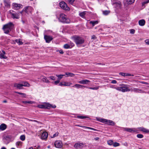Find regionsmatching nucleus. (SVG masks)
<instances>
[{"instance_id":"obj_26","label":"nucleus","mask_w":149,"mask_h":149,"mask_svg":"<svg viewBox=\"0 0 149 149\" xmlns=\"http://www.w3.org/2000/svg\"><path fill=\"white\" fill-rule=\"evenodd\" d=\"M98 23V21H91L89 22L90 24H92L93 27L95 25L97 24Z\"/></svg>"},{"instance_id":"obj_53","label":"nucleus","mask_w":149,"mask_h":149,"mask_svg":"<svg viewBox=\"0 0 149 149\" xmlns=\"http://www.w3.org/2000/svg\"><path fill=\"white\" fill-rule=\"evenodd\" d=\"M111 83L112 84H115L117 83V81L116 80H112L111 81Z\"/></svg>"},{"instance_id":"obj_52","label":"nucleus","mask_w":149,"mask_h":149,"mask_svg":"<svg viewBox=\"0 0 149 149\" xmlns=\"http://www.w3.org/2000/svg\"><path fill=\"white\" fill-rule=\"evenodd\" d=\"M125 76H133L134 75L133 74H129V73H125Z\"/></svg>"},{"instance_id":"obj_33","label":"nucleus","mask_w":149,"mask_h":149,"mask_svg":"<svg viewBox=\"0 0 149 149\" xmlns=\"http://www.w3.org/2000/svg\"><path fill=\"white\" fill-rule=\"evenodd\" d=\"M22 142L21 141H18L16 142V145L17 147L20 148L22 145Z\"/></svg>"},{"instance_id":"obj_37","label":"nucleus","mask_w":149,"mask_h":149,"mask_svg":"<svg viewBox=\"0 0 149 149\" xmlns=\"http://www.w3.org/2000/svg\"><path fill=\"white\" fill-rule=\"evenodd\" d=\"M134 0H127V4H132L134 2Z\"/></svg>"},{"instance_id":"obj_32","label":"nucleus","mask_w":149,"mask_h":149,"mask_svg":"<svg viewBox=\"0 0 149 149\" xmlns=\"http://www.w3.org/2000/svg\"><path fill=\"white\" fill-rule=\"evenodd\" d=\"M100 87V86H97L95 87H87V88H88V89H90L93 90H97Z\"/></svg>"},{"instance_id":"obj_62","label":"nucleus","mask_w":149,"mask_h":149,"mask_svg":"<svg viewBox=\"0 0 149 149\" xmlns=\"http://www.w3.org/2000/svg\"><path fill=\"white\" fill-rule=\"evenodd\" d=\"M99 139V138L98 137H96L94 138V139L95 140H97Z\"/></svg>"},{"instance_id":"obj_14","label":"nucleus","mask_w":149,"mask_h":149,"mask_svg":"<svg viewBox=\"0 0 149 149\" xmlns=\"http://www.w3.org/2000/svg\"><path fill=\"white\" fill-rule=\"evenodd\" d=\"M84 146V144L83 143H77L75 144L74 146V148H82Z\"/></svg>"},{"instance_id":"obj_13","label":"nucleus","mask_w":149,"mask_h":149,"mask_svg":"<svg viewBox=\"0 0 149 149\" xmlns=\"http://www.w3.org/2000/svg\"><path fill=\"white\" fill-rule=\"evenodd\" d=\"M63 143L60 141H56L54 143V145L56 147L58 148H60L63 146Z\"/></svg>"},{"instance_id":"obj_41","label":"nucleus","mask_w":149,"mask_h":149,"mask_svg":"<svg viewBox=\"0 0 149 149\" xmlns=\"http://www.w3.org/2000/svg\"><path fill=\"white\" fill-rule=\"evenodd\" d=\"M113 145L114 147H116L119 146H120V144L117 142H115L113 143Z\"/></svg>"},{"instance_id":"obj_27","label":"nucleus","mask_w":149,"mask_h":149,"mask_svg":"<svg viewBox=\"0 0 149 149\" xmlns=\"http://www.w3.org/2000/svg\"><path fill=\"white\" fill-rule=\"evenodd\" d=\"M77 118L81 119H84L85 118H88V116H83L80 115H77Z\"/></svg>"},{"instance_id":"obj_43","label":"nucleus","mask_w":149,"mask_h":149,"mask_svg":"<svg viewBox=\"0 0 149 149\" xmlns=\"http://www.w3.org/2000/svg\"><path fill=\"white\" fill-rule=\"evenodd\" d=\"M49 78L51 80H55L56 79V77L52 76H51L49 77Z\"/></svg>"},{"instance_id":"obj_15","label":"nucleus","mask_w":149,"mask_h":149,"mask_svg":"<svg viewBox=\"0 0 149 149\" xmlns=\"http://www.w3.org/2000/svg\"><path fill=\"white\" fill-rule=\"evenodd\" d=\"M44 38L47 43H49L53 39L52 37L45 35L44 36Z\"/></svg>"},{"instance_id":"obj_56","label":"nucleus","mask_w":149,"mask_h":149,"mask_svg":"<svg viewBox=\"0 0 149 149\" xmlns=\"http://www.w3.org/2000/svg\"><path fill=\"white\" fill-rule=\"evenodd\" d=\"M59 85L61 86H64L63 81L60 83L59 84Z\"/></svg>"},{"instance_id":"obj_3","label":"nucleus","mask_w":149,"mask_h":149,"mask_svg":"<svg viewBox=\"0 0 149 149\" xmlns=\"http://www.w3.org/2000/svg\"><path fill=\"white\" fill-rule=\"evenodd\" d=\"M72 38L77 46L83 44L84 42L83 38L78 36H73L72 37Z\"/></svg>"},{"instance_id":"obj_46","label":"nucleus","mask_w":149,"mask_h":149,"mask_svg":"<svg viewBox=\"0 0 149 149\" xmlns=\"http://www.w3.org/2000/svg\"><path fill=\"white\" fill-rule=\"evenodd\" d=\"M58 132H57V133H56L55 134H54L53 135V136H51V137L52 138H54V137L58 136Z\"/></svg>"},{"instance_id":"obj_35","label":"nucleus","mask_w":149,"mask_h":149,"mask_svg":"<svg viewBox=\"0 0 149 149\" xmlns=\"http://www.w3.org/2000/svg\"><path fill=\"white\" fill-rule=\"evenodd\" d=\"M110 87L111 88H114V89H116L118 91H119V87H116L115 85H111L110 86Z\"/></svg>"},{"instance_id":"obj_12","label":"nucleus","mask_w":149,"mask_h":149,"mask_svg":"<svg viewBox=\"0 0 149 149\" xmlns=\"http://www.w3.org/2000/svg\"><path fill=\"white\" fill-rule=\"evenodd\" d=\"M13 8L15 10H18L22 8V5L17 3H13L12 4Z\"/></svg>"},{"instance_id":"obj_36","label":"nucleus","mask_w":149,"mask_h":149,"mask_svg":"<svg viewBox=\"0 0 149 149\" xmlns=\"http://www.w3.org/2000/svg\"><path fill=\"white\" fill-rule=\"evenodd\" d=\"M22 84V86H29L30 85L27 82H23Z\"/></svg>"},{"instance_id":"obj_9","label":"nucleus","mask_w":149,"mask_h":149,"mask_svg":"<svg viewBox=\"0 0 149 149\" xmlns=\"http://www.w3.org/2000/svg\"><path fill=\"white\" fill-rule=\"evenodd\" d=\"M59 5L61 8L66 10H70V8L68 7L66 4L64 2L62 1L60 3Z\"/></svg>"},{"instance_id":"obj_64","label":"nucleus","mask_w":149,"mask_h":149,"mask_svg":"<svg viewBox=\"0 0 149 149\" xmlns=\"http://www.w3.org/2000/svg\"><path fill=\"white\" fill-rule=\"evenodd\" d=\"M1 149H6L5 147H3L1 148Z\"/></svg>"},{"instance_id":"obj_31","label":"nucleus","mask_w":149,"mask_h":149,"mask_svg":"<svg viewBox=\"0 0 149 149\" xmlns=\"http://www.w3.org/2000/svg\"><path fill=\"white\" fill-rule=\"evenodd\" d=\"M56 76L58 77V79L60 81V80L62 78L63 76H65V74H56Z\"/></svg>"},{"instance_id":"obj_23","label":"nucleus","mask_w":149,"mask_h":149,"mask_svg":"<svg viewBox=\"0 0 149 149\" xmlns=\"http://www.w3.org/2000/svg\"><path fill=\"white\" fill-rule=\"evenodd\" d=\"M65 76L66 77H73L74 76V74L72 73L66 72L65 73Z\"/></svg>"},{"instance_id":"obj_28","label":"nucleus","mask_w":149,"mask_h":149,"mask_svg":"<svg viewBox=\"0 0 149 149\" xmlns=\"http://www.w3.org/2000/svg\"><path fill=\"white\" fill-rule=\"evenodd\" d=\"M80 127H82V128H85L86 129H91V130H93L94 131H97V130L96 129H95L93 128L89 127L83 126H81V125H80Z\"/></svg>"},{"instance_id":"obj_7","label":"nucleus","mask_w":149,"mask_h":149,"mask_svg":"<svg viewBox=\"0 0 149 149\" xmlns=\"http://www.w3.org/2000/svg\"><path fill=\"white\" fill-rule=\"evenodd\" d=\"M33 10V8L30 6H27L25 7L24 9H23V10L19 12V13L21 14L22 15V13L23 11H24L26 13L29 14V13H31Z\"/></svg>"},{"instance_id":"obj_61","label":"nucleus","mask_w":149,"mask_h":149,"mask_svg":"<svg viewBox=\"0 0 149 149\" xmlns=\"http://www.w3.org/2000/svg\"><path fill=\"white\" fill-rule=\"evenodd\" d=\"M22 102L25 104L27 103V101H23Z\"/></svg>"},{"instance_id":"obj_1","label":"nucleus","mask_w":149,"mask_h":149,"mask_svg":"<svg viewBox=\"0 0 149 149\" xmlns=\"http://www.w3.org/2000/svg\"><path fill=\"white\" fill-rule=\"evenodd\" d=\"M122 130L123 131H126L130 133L137 132L142 131L146 133L149 132V130L143 127H139L137 128H129L127 127H121Z\"/></svg>"},{"instance_id":"obj_55","label":"nucleus","mask_w":149,"mask_h":149,"mask_svg":"<svg viewBox=\"0 0 149 149\" xmlns=\"http://www.w3.org/2000/svg\"><path fill=\"white\" fill-rule=\"evenodd\" d=\"M145 42L146 44L149 45V40H146Z\"/></svg>"},{"instance_id":"obj_58","label":"nucleus","mask_w":149,"mask_h":149,"mask_svg":"<svg viewBox=\"0 0 149 149\" xmlns=\"http://www.w3.org/2000/svg\"><path fill=\"white\" fill-rule=\"evenodd\" d=\"M96 38V37L95 35H93L91 37L92 39H95Z\"/></svg>"},{"instance_id":"obj_50","label":"nucleus","mask_w":149,"mask_h":149,"mask_svg":"<svg viewBox=\"0 0 149 149\" xmlns=\"http://www.w3.org/2000/svg\"><path fill=\"white\" fill-rule=\"evenodd\" d=\"M119 75L123 76L124 77L125 76V73L120 72L119 73Z\"/></svg>"},{"instance_id":"obj_5","label":"nucleus","mask_w":149,"mask_h":149,"mask_svg":"<svg viewBox=\"0 0 149 149\" xmlns=\"http://www.w3.org/2000/svg\"><path fill=\"white\" fill-rule=\"evenodd\" d=\"M58 19L60 22L63 23H69L70 22V19L67 18L66 15L62 13L60 14Z\"/></svg>"},{"instance_id":"obj_2","label":"nucleus","mask_w":149,"mask_h":149,"mask_svg":"<svg viewBox=\"0 0 149 149\" xmlns=\"http://www.w3.org/2000/svg\"><path fill=\"white\" fill-rule=\"evenodd\" d=\"M95 118L97 120L105 124H107L109 125H114L115 124V123L111 120L100 118L98 117H96Z\"/></svg>"},{"instance_id":"obj_19","label":"nucleus","mask_w":149,"mask_h":149,"mask_svg":"<svg viewBox=\"0 0 149 149\" xmlns=\"http://www.w3.org/2000/svg\"><path fill=\"white\" fill-rule=\"evenodd\" d=\"M6 53L4 51L2 52L0 51V58H1L6 59L7 57L5 56Z\"/></svg>"},{"instance_id":"obj_34","label":"nucleus","mask_w":149,"mask_h":149,"mask_svg":"<svg viewBox=\"0 0 149 149\" xmlns=\"http://www.w3.org/2000/svg\"><path fill=\"white\" fill-rule=\"evenodd\" d=\"M63 47L64 48L66 49L71 48L69 43L65 44L64 45Z\"/></svg>"},{"instance_id":"obj_17","label":"nucleus","mask_w":149,"mask_h":149,"mask_svg":"<svg viewBox=\"0 0 149 149\" xmlns=\"http://www.w3.org/2000/svg\"><path fill=\"white\" fill-rule=\"evenodd\" d=\"M38 79H41L42 81L46 83H49L50 82V81L47 79V78L43 76H41L40 78Z\"/></svg>"},{"instance_id":"obj_60","label":"nucleus","mask_w":149,"mask_h":149,"mask_svg":"<svg viewBox=\"0 0 149 149\" xmlns=\"http://www.w3.org/2000/svg\"><path fill=\"white\" fill-rule=\"evenodd\" d=\"M141 83L142 84H148V83L147 82H142Z\"/></svg>"},{"instance_id":"obj_51","label":"nucleus","mask_w":149,"mask_h":149,"mask_svg":"<svg viewBox=\"0 0 149 149\" xmlns=\"http://www.w3.org/2000/svg\"><path fill=\"white\" fill-rule=\"evenodd\" d=\"M35 103V102L32 101H27V103L30 104H33Z\"/></svg>"},{"instance_id":"obj_24","label":"nucleus","mask_w":149,"mask_h":149,"mask_svg":"<svg viewBox=\"0 0 149 149\" xmlns=\"http://www.w3.org/2000/svg\"><path fill=\"white\" fill-rule=\"evenodd\" d=\"M88 13V12L87 11H83V12L80 13H79V15L82 18H84V15Z\"/></svg>"},{"instance_id":"obj_8","label":"nucleus","mask_w":149,"mask_h":149,"mask_svg":"<svg viewBox=\"0 0 149 149\" xmlns=\"http://www.w3.org/2000/svg\"><path fill=\"white\" fill-rule=\"evenodd\" d=\"M130 91L136 93H146V92L143 91L142 90L139 88H132L130 89Z\"/></svg>"},{"instance_id":"obj_25","label":"nucleus","mask_w":149,"mask_h":149,"mask_svg":"<svg viewBox=\"0 0 149 149\" xmlns=\"http://www.w3.org/2000/svg\"><path fill=\"white\" fill-rule=\"evenodd\" d=\"M14 86L15 87H17L19 89H21L23 86H22V84H15L14 85Z\"/></svg>"},{"instance_id":"obj_4","label":"nucleus","mask_w":149,"mask_h":149,"mask_svg":"<svg viewBox=\"0 0 149 149\" xmlns=\"http://www.w3.org/2000/svg\"><path fill=\"white\" fill-rule=\"evenodd\" d=\"M13 25L11 22H10L4 25L3 27V29L5 33H8L10 31L13 29Z\"/></svg>"},{"instance_id":"obj_6","label":"nucleus","mask_w":149,"mask_h":149,"mask_svg":"<svg viewBox=\"0 0 149 149\" xmlns=\"http://www.w3.org/2000/svg\"><path fill=\"white\" fill-rule=\"evenodd\" d=\"M120 86L119 87V91H121L123 92L130 91V89L129 88L130 86L126 84H120L119 85Z\"/></svg>"},{"instance_id":"obj_38","label":"nucleus","mask_w":149,"mask_h":149,"mask_svg":"<svg viewBox=\"0 0 149 149\" xmlns=\"http://www.w3.org/2000/svg\"><path fill=\"white\" fill-rule=\"evenodd\" d=\"M107 143L109 145H111L113 144V141L111 140H110L107 141Z\"/></svg>"},{"instance_id":"obj_21","label":"nucleus","mask_w":149,"mask_h":149,"mask_svg":"<svg viewBox=\"0 0 149 149\" xmlns=\"http://www.w3.org/2000/svg\"><path fill=\"white\" fill-rule=\"evenodd\" d=\"M7 126L5 124L3 123L0 125V130L1 131L5 130Z\"/></svg>"},{"instance_id":"obj_54","label":"nucleus","mask_w":149,"mask_h":149,"mask_svg":"<svg viewBox=\"0 0 149 149\" xmlns=\"http://www.w3.org/2000/svg\"><path fill=\"white\" fill-rule=\"evenodd\" d=\"M69 43L70 45V47H71V48L74 46V44L72 42H70V43Z\"/></svg>"},{"instance_id":"obj_39","label":"nucleus","mask_w":149,"mask_h":149,"mask_svg":"<svg viewBox=\"0 0 149 149\" xmlns=\"http://www.w3.org/2000/svg\"><path fill=\"white\" fill-rule=\"evenodd\" d=\"M20 139L22 141H24L25 139V136L24 135H22L20 136Z\"/></svg>"},{"instance_id":"obj_48","label":"nucleus","mask_w":149,"mask_h":149,"mask_svg":"<svg viewBox=\"0 0 149 149\" xmlns=\"http://www.w3.org/2000/svg\"><path fill=\"white\" fill-rule=\"evenodd\" d=\"M130 33L131 34H134L135 33V31L134 29H131L130 30Z\"/></svg>"},{"instance_id":"obj_18","label":"nucleus","mask_w":149,"mask_h":149,"mask_svg":"<svg viewBox=\"0 0 149 149\" xmlns=\"http://www.w3.org/2000/svg\"><path fill=\"white\" fill-rule=\"evenodd\" d=\"M72 87H75L77 88H87V86H86L81 85L79 84H75L74 86H72Z\"/></svg>"},{"instance_id":"obj_47","label":"nucleus","mask_w":149,"mask_h":149,"mask_svg":"<svg viewBox=\"0 0 149 149\" xmlns=\"http://www.w3.org/2000/svg\"><path fill=\"white\" fill-rule=\"evenodd\" d=\"M16 93H17L20 95H23L24 97H25V96H26L25 94L22 93H20V92H16Z\"/></svg>"},{"instance_id":"obj_44","label":"nucleus","mask_w":149,"mask_h":149,"mask_svg":"<svg viewBox=\"0 0 149 149\" xmlns=\"http://www.w3.org/2000/svg\"><path fill=\"white\" fill-rule=\"evenodd\" d=\"M37 107L40 108L44 109V104H41V105H39L38 106H37Z\"/></svg>"},{"instance_id":"obj_20","label":"nucleus","mask_w":149,"mask_h":149,"mask_svg":"<svg viewBox=\"0 0 149 149\" xmlns=\"http://www.w3.org/2000/svg\"><path fill=\"white\" fill-rule=\"evenodd\" d=\"M145 21L144 19L140 20L138 22L139 25L141 26H144L145 24Z\"/></svg>"},{"instance_id":"obj_49","label":"nucleus","mask_w":149,"mask_h":149,"mask_svg":"<svg viewBox=\"0 0 149 149\" xmlns=\"http://www.w3.org/2000/svg\"><path fill=\"white\" fill-rule=\"evenodd\" d=\"M60 82V80L58 79L57 80L55 81L54 82V84L55 85H57Z\"/></svg>"},{"instance_id":"obj_22","label":"nucleus","mask_w":149,"mask_h":149,"mask_svg":"<svg viewBox=\"0 0 149 149\" xmlns=\"http://www.w3.org/2000/svg\"><path fill=\"white\" fill-rule=\"evenodd\" d=\"M19 13H13L12 14V17L13 18L17 19H19Z\"/></svg>"},{"instance_id":"obj_40","label":"nucleus","mask_w":149,"mask_h":149,"mask_svg":"<svg viewBox=\"0 0 149 149\" xmlns=\"http://www.w3.org/2000/svg\"><path fill=\"white\" fill-rule=\"evenodd\" d=\"M110 12L109 11L106 10L103 12V14L105 15H107L109 14Z\"/></svg>"},{"instance_id":"obj_59","label":"nucleus","mask_w":149,"mask_h":149,"mask_svg":"<svg viewBox=\"0 0 149 149\" xmlns=\"http://www.w3.org/2000/svg\"><path fill=\"white\" fill-rule=\"evenodd\" d=\"M149 2V0H148V1H144V2H143V4H146V3H148Z\"/></svg>"},{"instance_id":"obj_42","label":"nucleus","mask_w":149,"mask_h":149,"mask_svg":"<svg viewBox=\"0 0 149 149\" xmlns=\"http://www.w3.org/2000/svg\"><path fill=\"white\" fill-rule=\"evenodd\" d=\"M137 137L141 139L143 138V136L142 134H139L137 135Z\"/></svg>"},{"instance_id":"obj_10","label":"nucleus","mask_w":149,"mask_h":149,"mask_svg":"<svg viewBox=\"0 0 149 149\" xmlns=\"http://www.w3.org/2000/svg\"><path fill=\"white\" fill-rule=\"evenodd\" d=\"M44 108L49 109L51 107L53 108H55L56 107L55 105L50 104L48 103L45 102L44 103Z\"/></svg>"},{"instance_id":"obj_57","label":"nucleus","mask_w":149,"mask_h":149,"mask_svg":"<svg viewBox=\"0 0 149 149\" xmlns=\"http://www.w3.org/2000/svg\"><path fill=\"white\" fill-rule=\"evenodd\" d=\"M59 53L61 54H63L64 53L63 51L62 50H60L59 51Z\"/></svg>"},{"instance_id":"obj_11","label":"nucleus","mask_w":149,"mask_h":149,"mask_svg":"<svg viewBox=\"0 0 149 149\" xmlns=\"http://www.w3.org/2000/svg\"><path fill=\"white\" fill-rule=\"evenodd\" d=\"M40 134L41 138L44 140L46 139L48 136V133L46 132L41 131Z\"/></svg>"},{"instance_id":"obj_63","label":"nucleus","mask_w":149,"mask_h":149,"mask_svg":"<svg viewBox=\"0 0 149 149\" xmlns=\"http://www.w3.org/2000/svg\"><path fill=\"white\" fill-rule=\"evenodd\" d=\"M28 149H36V148H33L32 147H30Z\"/></svg>"},{"instance_id":"obj_45","label":"nucleus","mask_w":149,"mask_h":149,"mask_svg":"<svg viewBox=\"0 0 149 149\" xmlns=\"http://www.w3.org/2000/svg\"><path fill=\"white\" fill-rule=\"evenodd\" d=\"M76 0H68V1L69 3L71 4H73L74 3V2Z\"/></svg>"},{"instance_id":"obj_30","label":"nucleus","mask_w":149,"mask_h":149,"mask_svg":"<svg viewBox=\"0 0 149 149\" xmlns=\"http://www.w3.org/2000/svg\"><path fill=\"white\" fill-rule=\"evenodd\" d=\"M64 84V86H69L71 85L72 84L70 82H66L65 81H63Z\"/></svg>"},{"instance_id":"obj_16","label":"nucleus","mask_w":149,"mask_h":149,"mask_svg":"<svg viewBox=\"0 0 149 149\" xmlns=\"http://www.w3.org/2000/svg\"><path fill=\"white\" fill-rule=\"evenodd\" d=\"M90 81L87 79L82 80L78 81V83L81 84H89Z\"/></svg>"},{"instance_id":"obj_29","label":"nucleus","mask_w":149,"mask_h":149,"mask_svg":"<svg viewBox=\"0 0 149 149\" xmlns=\"http://www.w3.org/2000/svg\"><path fill=\"white\" fill-rule=\"evenodd\" d=\"M15 41L19 45H21L23 44V42H22V40L21 39H16Z\"/></svg>"}]
</instances>
